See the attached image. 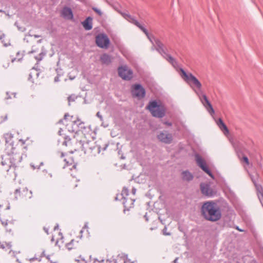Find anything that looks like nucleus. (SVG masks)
Listing matches in <instances>:
<instances>
[{
  "label": "nucleus",
  "mask_w": 263,
  "mask_h": 263,
  "mask_svg": "<svg viewBox=\"0 0 263 263\" xmlns=\"http://www.w3.org/2000/svg\"><path fill=\"white\" fill-rule=\"evenodd\" d=\"M201 213L205 220L212 222L219 220L222 216L220 208L212 201H206L202 204Z\"/></svg>",
  "instance_id": "f257e3e1"
},
{
  "label": "nucleus",
  "mask_w": 263,
  "mask_h": 263,
  "mask_svg": "<svg viewBox=\"0 0 263 263\" xmlns=\"http://www.w3.org/2000/svg\"><path fill=\"white\" fill-rule=\"evenodd\" d=\"M154 42L157 45L156 51L161 55L172 66L177 64L176 60L168 53V49L166 46L158 39L155 37Z\"/></svg>",
  "instance_id": "f03ea898"
},
{
  "label": "nucleus",
  "mask_w": 263,
  "mask_h": 263,
  "mask_svg": "<svg viewBox=\"0 0 263 263\" xmlns=\"http://www.w3.org/2000/svg\"><path fill=\"white\" fill-rule=\"evenodd\" d=\"M146 108L149 110L153 116L155 117L162 118L165 116V107L164 106L158 105L155 100L150 101Z\"/></svg>",
  "instance_id": "7ed1b4c3"
},
{
  "label": "nucleus",
  "mask_w": 263,
  "mask_h": 263,
  "mask_svg": "<svg viewBox=\"0 0 263 263\" xmlns=\"http://www.w3.org/2000/svg\"><path fill=\"white\" fill-rule=\"evenodd\" d=\"M180 76L182 78L188 83L192 87L195 86L198 89L201 88V84L198 80L191 73H187L184 70L180 68Z\"/></svg>",
  "instance_id": "20e7f679"
},
{
  "label": "nucleus",
  "mask_w": 263,
  "mask_h": 263,
  "mask_svg": "<svg viewBox=\"0 0 263 263\" xmlns=\"http://www.w3.org/2000/svg\"><path fill=\"white\" fill-rule=\"evenodd\" d=\"M96 44L101 48L107 49L110 44V40L105 33H99L96 36Z\"/></svg>",
  "instance_id": "39448f33"
},
{
  "label": "nucleus",
  "mask_w": 263,
  "mask_h": 263,
  "mask_svg": "<svg viewBox=\"0 0 263 263\" xmlns=\"http://www.w3.org/2000/svg\"><path fill=\"white\" fill-rule=\"evenodd\" d=\"M119 76L124 80L129 81L133 77V72L129 67H118Z\"/></svg>",
  "instance_id": "423d86ee"
},
{
  "label": "nucleus",
  "mask_w": 263,
  "mask_h": 263,
  "mask_svg": "<svg viewBox=\"0 0 263 263\" xmlns=\"http://www.w3.org/2000/svg\"><path fill=\"white\" fill-rule=\"evenodd\" d=\"M131 93L134 97L139 99L143 98L145 96V89L139 84L132 85Z\"/></svg>",
  "instance_id": "0eeeda50"
},
{
  "label": "nucleus",
  "mask_w": 263,
  "mask_h": 263,
  "mask_svg": "<svg viewBox=\"0 0 263 263\" xmlns=\"http://www.w3.org/2000/svg\"><path fill=\"white\" fill-rule=\"evenodd\" d=\"M196 161L197 165L207 174H208L211 178H214L213 175L211 171L206 166V163L204 160L199 155H195Z\"/></svg>",
  "instance_id": "6e6552de"
},
{
  "label": "nucleus",
  "mask_w": 263,
  "mask_h": 263,
  "mask_svg": "<svg viewBox=\"0 0 263 263\" xmlns=\"http://www.w3.org/2000/svg\"><path fill=\"white\" fill-rule=\"evenodd\" d=\"M14 196L16 199L23 197H27L30 199L32 196V192L31 191L29 192L26 187L23 188L22 190L20 189H17L15 190Z\"/></svg>",
  "instance_id": "1a4fd4ad"
},
{
  "label": "nucleus",
  "mask_w": 263,
  "mask_h": 263,
  "mask_svg": "<svg viewBox=\"0 0 263 263\" xmlns=\"http://www.w3.org/2000/svg\"><path fill=\"white\" fill-rule=\"evenodd\" d=\"M21 159H22V157L20 155H12V156H11L10 157V163H11L10 164H7L5 161H2L1 163H2V165L4 166L5 165H7L8 166V167H7L6 168V170L8 171L9 170V168L11 166H16V165L21 161Z\"/></svg>",
  "instance_id": "9d476101"
},
{
  "label": "nucleus",
  "mask_w": 263,
  "mask_h": 263,
  "mask_svg": "<svg viewBox=\"0 0 263 263\" xmlns=\"http://www.w3.org/2000/svg\"><path fill=\"white\" fill-rule=\"evenodd\" d=\"M200 188L202 194L208 197H212L214 195V192L208 183H201Z\"/></svg>",
  "instance_id": "9b49d317"
},
{
  "label": "nucleus",
  "mask_w": 263,
  "mask_h": 263,
  "mask_svg": "<svg viewBox=\"0 0 263 263\" xmlns=\"http://www.w3.org/2000/svg\"><path fill=\"white\" fill-rule=\"evenodd\" d=\"M157 138L159 141L166 144H170L173 140L172 134L168 133H160L157 135Z\"/></svg>",
  "instance_id": "f8f14e48"
},
{
  "label": "nucleus",
  "mask_w": 263,
  "mask_h": 263,
  "mask_svg": "<svg viewBox=\"0 0 263 263\" xmlns=\"http://www.w3.org/2000/svg\"><path fill=\"white\" fill-rule=\"evenodd\" d=\"M200 100L210 114H212L214 113V110L205 95H202V97L200 98Z\"/></svg>",
  "instance_id": "ddd939ff"
},
{
  "label": "nucleus",
  "mask_w": 263,
  "mask_h": 263,
  "mask_svg": "<svg viewBox=\"0 0 263 263\" xmlns=\"http://www.w3.org/2000/svg\"><path fill=\"white\" fill-rule=\"evenodd\" d=\"M200 100L210 114H212L214 113V110L205 95H202V97L200 98Z\"/></svg>",
  "instance_id": "4468645a"
},
{
  "label": "nucleus",
  "mask_w": 263,
  "mask_h": 263,
  "mask_svg": "<svg viewBox=\"0 0 263 263\" xmlns=\"http://www.w3.org/2000/svg\"><path fill=\"white\" fill-rule=\"evenodd\" d=\"M61 14L63 17L66 19L71 20L73 18V12L70 7H64L61 11Z\"/></svg>",
  "instance_id": "2eb2a0df"
},
{
  "label": "nucleus",
  "mask_w": 263,
  "mask_h": 263,
  "mask_svg": "<svg viewBox=\"0 0 263 263\" xmlns=\"http://www.w3.org/2000/svg\"><path fill=\"white\" fill-rule=\"evenodd\" d=\"M90 142H88V141L84 142L81 140L78 141V144L80 146V149L81 151H84V153H86L88 149H89L90 150L93 149V148L90 146Z\"/></svg>",
  "instance_id": "dca6fc26"
},
{
  "label": "nucleus",
  "mask_w": 263,
  "mask_h": 263,
  "mask_svg": "<svg viewBox=\"0 0 263 263\" xmlns=\"http://www.w3.org/2000/svg\"><path fill=\"white\" fill-rule=\"evenodd\" d=\"M181 177L182 179L186 182H190L194 178L193 175L187 170L183 171L181 174Z\"/></svg>",
  "instance_id": "f3484780"
},
{
  "label": "nucleus",
  "mask_w": 263,
  "mask_h": 263,
  "mask_svg": "<svg viewBox=\"0 0 263 263\" xmlns=\"http://www.w3.org/2000/svg\"><path fill=\"white\" fill-rule=\"evenodd\" d=\"M83 27L86 30H90L92 28V18L90 16L86 18L82 22Z\"/></svg>",
  "instance_id": "a211bd4d"
},
{
  "label": "nucleus",
  "mask_w": 263,
  "mask_h": 263,
  "mask_svg": "<svg viewBox=\"0 0 263 263\" xmlns=\"http://www.w3.org/2000/svg\"><path fill=\"white\" fill-rule=\"evenodd\" d=\"M249 175H250V178H251L252 182L253 183V184L255 186L256 189L257 190H259V189L262 190V189L261 186L260 184H258L257 183V182L258 181V178L259 177V174L257 173H256L255 176H254L253 175H251V174H250Z\"/></svg>",
  "instance_id": "6ab92c4d"
},
{
  "label": "nucleus",
  "mask_w": 263,
  "mask_h": 263,
  "mask_svg": "<svg viewBox=\"0 0 263 263\" xmlns=\"http://www.w3.org/2000/svg\"><path fill=\"white\" fill-rule=\"evenodd\" d=\"M217 124L218 125L219 128L223 132L224 134L229 133V130L226 125L224 123L223 121L221 118H219L217 122Z\"/></svg>",
  "instance_id": "aec40b11"
},
{
  "label": "nucleus",
  "mask_w": 263,
  "mask_h": 263,
  "mask_svg": "<svg viewBox=\"0 0 263 263\" xmlns=\"http://www.w3.org/2000/svg\"><path fill=\"white\" fill-rule=\"evenodd\" d=\"M101 61L104 64H109L111 63V57L106 53L103 54L101 57Z\"/></svg>",
  "instance_id": "412c9836"
},
{
  "label": "nucleus",
  "mask_w": 263,
  "mask_h": 263,
  "mask_svg": "<svg viewBox=\"0 0 263 263\" xmlns=\"http://www.w3.org/2000/svg\"><path fill=\"white\" fill-rule=\"evenodd\" d=\"M39 70V69H37L35 67H32L29 74L28 80H30L33 77L35 76L38 77L39 76V72L38 71Z\"/></svg>",
  "instance_id": "4be33fe9"
},
{
  "label": "nucleus",
  "mask_w": 263,
  "mask_h": 263,
  "mask_svg": "<svg viewBox=\"0 0 263 263\" xmlns=\"http://www.w3.org/2000/svg\"><path fill=\"white\" fill-rule=\"evenodd\" d=\"M124 17L126 20H128L132 23H133L134 25H135L138 27L139 26H140L141 25L137 20H136L134 17L132 16L129 14H125V15H124Z\"/></svg>",
  "instance_id": "5701e85b"
},
{
  "label": "nucleus",
  "mask_w": 263,
  "mask_h": 263,
  "mask_svg": "<svg viewBox=\"0 0 263 263\" xmlns=\"http://www.w3.org/2000/svg\"><path fill=\"white\" fill-rule=\"evenodd\" d=\"M138 28L139 29H140L144 33V34L146 35V36H147V37L148 38V39L149 40V41H151V37H153L154 36V35H153V34H150L147 30L146 29H145L143 26H142L141 25H140V26H138Z\"/></svg>",
  "instance_id": "b1692460"
},
{
  "label": "nucleus",
  "mask_w": 263,
  "mask_h": 263,
  "mask_svg": "<svg viewBox=\"0 0 263 263\" xmlns=\"http://www.w3.org/2000/svg\"><path fill=\"white\" fill-rule=\"evenodd\" d=\"M11 247V245L10 243L5 242H0V248L3 250L7 251L10 249Z\"/></svg>",
  "instance_id": "393cba45"
},
{
  "label": "nucleus",
  "mask_w": 263,
  "mask_h": 263,
  "mask_svg": "<svg viewBox=\"0 0 263 263\" xmlns=\"http://www.w3.org/2000/svg\"><path fill=\"white\" fill-rule=\"evenodd\" d=\"M45 54L46 52L42 51L40 53L38 56L35 57V59L37 60V63L36 65L38 64V62L42 60V59L45 55Z\"/></svg>",
  "instance_id": "a878e982"
},
{
  "label": "nucleus",
  "mask_w": 263,
  "mask_h": 263,
  "mask_svg": "<svg viewBox=\"0 0 263 263\" xmlns=\"http://www.w3.org/2000/svg\"><path fill=\"white\" fill-rule=\"evenodd\" d=\"M74 125H77L79 128H83L84 123L82 122H80L79 119H78L77 121H72Z\"/></svg>",
  "instance_id": "bb28decb"
},
{
  "label": "nucleus",
  "mask_w": 263,
  "mask_h": 263,
  "mask_svg": "<svg viewBox=\"0 0 263 263\" xmlns=\"http://www.w3.org/2000/svg\"><path fill=\"white\" fill-rule=\"evenodd\" d=\"M154 39H155V37L154 36L153 37H151V41H149L150 42L152 43V46L151 47V50H156V49H157V45L155 44V43L154 42Z\"/></svg>",
  "instance_id": "cd10ccee"
},
{
  "label": "nucleus",
  "mask_w": 263,
  "mask_h": 263,
  "mask_svg": "<svg viewBox=\"0 0 263 263\" xmlns=\"http://www.w3.org/2000/svg\"><path fill=\"white\" fill-rule=\"evenodd\" d=\"M64 141L63 142L62 144L63 145L67 146L68 143L70 142L71 139L69 138V137H68V136H65L64 137Z\"/></svg>",
  "instance_id": "c85d7f7f"
},
{
  "label": "nucleus",
  "mask_w": 263,
  "mask_h": 263,
  "mask_svg": "<svg viewBox=\"0 0 263 263\" xmlns=\"http://www.w3.org/2000/svg\"><path fill=\"white\" fill-rule=\"evenodd\" d=\"M128 195V191L127 189L124 187L122 190V193H121V196H122V198H124V199H125V198L124 196H127Z\"/></svg>",
  "instance_id": "c756f323"
},
{
  "label": "nucleus",
  "mask_w": 263,
  "mask_h": 263,
  "mask_svg": "<svg viewBox=\"0 0 263 263\" xmlns=\"http://www.w3.org/2000/svg\"><path fill=\"white\" fill-rule=\"evenodd\" d=\"M92 9L95 12H96L99 16H101L102 15V12H101V11L100 10H99V9H98L97 8H96V7H92Z\"/></svg>",
  "instance_id": "7c9ffc66"
},
{
  "label": "nucleus",
  "mask_w": 263,
  "mask_h": 263,
  "mask_svg": "<svg viewBox=\"0 0 263 263\" xmlns=\"http://www.w3.org/2000/svg\"><path fill=\"white\" fill-rule=\"evenodd\" d=\"M162 233L164 235L170 236L171 235V233L167 232V228L166 226L164 227V229L162 230Z\"/></svg>",
  "instance_id": "2f4dec72"
},
{
  "label": "nucleus",
  "mask_w": 263,
  "mask_h": 263,
  "mask_svg": "<svg viewBox=\"0 0 263 263\" xmlns=\"http://www.w3.org/2000/svg\"><path fill=\"white\" fill-rule=\"evenodd\" d=\"M21 60H22V58H15L12 59L11 62L12 63H13L14 61L20 62Z\"/></svg>",
  "instance_id": "473e14b6"
},
{
  "label": "nucleus",
  "mask_w": 263,
  "mask_h": 263,
  "mask_svg": "<svg viewBox=\"0 0 263 263\" xmlns=\"http://www.w3.org/2000/svg\"><path fill=\"white\" fill-rule=\"evenodd\" d=\"M259 199L261 205L263 206V192L260 193V196H259Z\"/></svg>",
  "instance_id": "72a5a7b5"
},
{
  "label": "nucleus",
  "mask_w": 263,
  "mask_h": 263,
  "mask_svg": "<svg viewBox=\"0 0 263 263\" xmlns=\"http://www.w3.org/2000/svg\"><path fill=\"white\" fill-rule=\"evenodd\" d=\"M1 221L2 222V224L5 226V227H6L8 224V222H7V220H3L2 219H1Z\"/></svg>",
  "instance_id": "f704fd0d"
},
{
  "label": "nucleus",
  "mask_w": 263,
  "mask_h": 263,
  "mask_svg": "<svg viewBox=\"0 0 263 263\" xmlns=\"http://www.w3.org/2000/svg\"><path fill=\"white\" fill-rule=\"evenodd\" d=\"M97 116L100 119L101 121H103V117L99 111L97 113Z\"/></svg>",
  "instance_id": "c9c22d12"
},
{
  "label": "nucleus",
  "mask_w": 263,
  "mask_h": 263,
  "mask_svg": "<svg viewBox=\"0 0 263 263\" xmlns=\"http://www.w3.org/2000/svg\"><path fill=\"white\" fill-rule=\"evenodd\" d=\"M243 160L247 164H249V159L246 156L243 157Z\"/></svg>",
  "instance_id": "e433bc0d"
},
{
  "label": "nucleus",
  "mask_w": 263,
  "mask_h": 263,
  "mask_svg": "<svg viewBox=\"0 0 263 263\" xmlns=\"http://www.w3.org/2000/svg\"><path fill=\"white\" fill-rule=\"evenodd\" d=\"M46 258L51 262V263H57V261H53L52 260H50L49 256L47 255L46 256Z\"/></svg>",
  "instance_id": "4c0bfd02"
},
{
  "label": "nucleus",
  "mask_w": 263,
  "mask_h": 263,
  "mask_svg": "<svg viewBox=\"0 0 263 263\" xmlns=\"http://www.w3.org/2000/svg\"><path fill=\"white\" fill-rule=\"evenodd\" d=\"M34 47V46H32V48ZM37 52V50L36 49L32 48V50L29 52V53H32Z\"/></svg>",
  "instance_id": "58836bf2"
},
{
  "label": "nucleus",
  "mask_w": 263,
  "mask_h": 263,
  "mask_svg": "<svg viewBox=\"0 0 263 263\" xmlns=\"http://www.w3.org/2000/svg\"><path fill=\"white\" fill-rule=\"evenodd\" d=\"M165 125H167V126H171L172 125V123L170 122H168V121H166L164 123Z\"/></svg>",
  "instance_id": "ea45409f"
},
{
  "label": "nucleus",
  "mask_w": 263,
  "mask_h": 263,
  "mask_svg": "<svg viewBox=\"0 0 263 263\" xmlns=\"http://www.w3.org/2000/svg\"><path fill=\"white\" fill-rule=\"evenodd\" d=\"M68 117H69V114L68 113L65 114L64 117V120H67Z\"/></svg>",
  "instance_id": "a19ab883"
},
{
  "label": "nucleus",
  "mask_w": 263,
  "mask_h": 263,
  "mask_svg": "<svg viewBox=\"0 0 263 263\" xmlns=\"http://www.w3.org/2000/svg\"><path fill=\"white\" fill-rule=\"evenodd\" d=\"M5 37V34L4 33H2V35H0V40H2L3 38H4ZM2 42H3V41H2Z\"/></svg>",
  "instance_id": "79ce46f5"
},
{
  "label": "nucleus",
  "mask_w": 263,
  "mask_h": 263,
  "mask_svg": "<svg viewBox=\"0 0 263 263\" xmlns=\"http://www.w3.org/2000/svg\"><path fill=\"white\" fill-rule=\"evenodd\" d=\"M236 229L238 230L240 232H243V230H242V229H240L238 226H236Z\"/></svg>",
  "instance_id": "37998d69"
},
{
  "label": "nucleus",
  "mask_w": 263,
  "mask_h": 263,
  "mask_svg": "<svg viewBox=\"0 0 263 263\" xmlns=\"http://www.w3.org/2000/svg\"><path fill=\"white\" fill-rule=\"evenodd\" d=\"M54 81L55 82H58L59 81V77L57 76L56 77H55L54 78Z\"/></svg>",
  "instance_id": "c03bdc74"
},
{
  "label": "nucleus",
  "mask_w": 263,
  "mask_h": 263,
  "mask_svg": "<svg viewBox=\"0 0 263 263\" xmlns=\"http://www.w3.org/2000/svg\"><path fill=\"white\" fill-rule=\"evenodd\" d=\"M7 97L6 98V99H9L10 98H11L10 96L9 95V93L8 92H7Z\"/></svg>",
  "instance_id": "a18cd8bd"
},
{
  "label": "nucleus",
  "mask_w": 263,
  "mask_h": 263,
  "mask_svg": "<svg viewBox=\"0 0 263 263\" xmlns=\"http://www.w3.org/2000/svg\"><path fill=\"white\" fill-rule=\"evenodd\" d=\"M44 231H45V232H46L47 234H48V230L47 229H46V228H44Z\"/></svg>",
  "instance_id": "49530a36"
},
{
  "label": "nucleus",
  "mask_w": 263,
  "mask_h": 263,
  "mask_svg": "<svg viewBox=\"0 0 263 263\" xmlns=\"http://www.w3.org/2000/svg\"><path fill=\"white\" fill-rule=\"evenodd\" d=\"M136 191V190L135 189H133V190H132V192H133V193L134 194H135Z\"/></svg>",
  "instance_id": "de8ad7c7"
},
{
  "label": "nucleus",
  "mask_w": 263,
  "mask_h": 263,
  "mask_svg": "<svg viewBox=\"0 0 263 263\" xmlns=\"http://www.w3.org/2000/svg\"><path fill=\"white\" fill-rule=\"evenodd\" d=\"M178 258H176L174 260V263H178L177 261H178Z\"/></svg>",
  "instance_id": "09e8293b"
},
{
  "label": "nucleus",
  "mask_w": 263,
  "mask_h": 263,
  "mask_svg": "<svg viewBox=\"0 0 263 263\" xmlns=\"http://www.w3.org/2000/svg\"><path fill=\"white\" fill-rule=\"evenodd\" d=\"M34 37L35 38H39L41 36L40 35H34Z\"/></svg>",
  "instance_id": "8fccbe9b"
},
{
  "label": "nucleus",
  "mask_w": 263,
  "mask_h": 263,
  "mask_svg": "<svg viewBox=\"0 0 263 263\" xmlns=\"http://www.w3.org/2000/svg\"><path fill=\"white\" fill-rule=\"evenodd\" d=\"M71 97H69L68 98V101L69 102H70V100H71ZM69 105H70V103H69Z\"/></svg>",
  "instance_id": "3c124183"
},
{
  "label": "nucleus",
  "mask_w": 263,
  "mask_h": 263,
  "mask_svg": "<svg viewBox=\"0 0 263 263\" xmlns=\"http://www.w3.org/2000/svg\"><path fill=\"white\" fill-rule=\"evenodd\" d=\"M18 29L21 30L22 31H24L25 30V28H23V29H21L20 27H18Z\"/></svg>",
  "instance_id": "603ef678"
},
{
  "label": "nucleus",
  "mask_w": 263,
  "mask_h": 263,
  "mask_svg": "<svg viewBox=\"0 0 263 263\" xmlns=\"http://www.w3.org/2000/svg\"><path fill=\"white\" fill-rule=\"evenodd\" d=\"M64 154L63 153H61V157L62 158L63 157H64Z\"/></svg>",
  "instance_id": "864d4df0"
},
{
  "label": "nucleus",
  "mask_w": 263,
  "mask_h": 263,
  "mask_svg": "<svg viewBox=\"0 0 263 263\" xmlns=\"http://www.w3.org/2000/svg\"><path fill=\"white\" fill-rule=\"evenodd\" d=\"M42 256H46V257L47 256H46V255H45V251H43V252H42Z\"/></svg>",
  "instance_id": "5fc2aeb1"
},
{
  "label": "nucleus",
  "mask_w": 263,
  "mask_h": 263,
  "mask_svg": "<svg viewBox=\"0 0 263 263\" xmlns=\"http://www.w3.org/2000/svg\"><path fill=\"white\" fill-rule=\"evenodd\" d=\"M58 228H59V226H58V225H57V226L54 227V230H55L58 229Z\"/></svg>",
  "instance_id": "6e6d98bb"
},
{
  "label": "nucleus",
  "mask_w": 263,
  "mask_h": 263,
  "mask_svg": "<svg viewBox=\"0 0 263 263\" xmlns=\"http://www.w3.org/2000/svg\"><path fill=\"white\" fill-rule=\"evenodd\" d=\"M107 146H108V145H107V144H106V145H105V146L103 148V150H104V151H105V150L106 149V148H107Z\"/></svg>",
  "instance_id": "4d7b16f0"
},
{
  "label": "nucleus",
  "mask_w": 263,
  "mask_h": 263,
  "mask_svg": "<svg viewBox=\"0 0 263 263\" xmlns=\"http://www.w3.org/2000/svg\"><path fill=\"white\" fill-rule=\"evenodd\" d=\"M42 39L39 40V41H37V43H41V42H42Z\"/></svg>",
  "instance_id": "13d9d810"
},
{
  "label": "nucleus",
  "mask_w": 263,
  "mask_h": 263,
  "mask_svg": "<svg viewBox=\"0 0 263 263\" xmlns=\"http://www.w3.org/2000/svg\"><path fill=\"white\" fill-rule=\"evenodd\" d=\"M16 261L18 262V263H21V262L18 259H16Z\"/></svg>",
  "instance_id": "bf43d9fd"
},
{
  "label": "nucleus",
  "mask_w": 263,
  "mask_h": 263,
  "mask_svg": "<svg viewBox=\"0 0 263 263\" xmlns=\"http://www.w3.org/2000/svg\"><path fill=\"white\" fill-rule=\"evenodd\" d=\"M76 261L77 262V263H80V260H76Z\"/></svg>",
  "instance_id": "052dcab7"
},
{
  "label": "nucleus",
  "mask_w": 263,
  "mask_h": 263,
  "mask_svg": "<svg viewBox=\"0 0 263 263\" xmlns=\"http://www.w3.org/2000/svg\"><path fill=\"white\" fill-rule=\"evenodd\" d=\"M62 121H63V120H60L59 121V123H61Z\"/></svg>",
  "instance_id": "680f3d73"
},
{
  "label": "nucleus",
  "mask_w": 263,
  "mask_h": 263,
  "mask_svg": "<svg viewBox=\"0 0 263 263\" xmlns=\"http://www.w3.org/2000/svg\"><path fill=\"white\" fill-rule=\"evenodd\" d=\"M59 133L60 135H61V130H59Z\"/></svg>",
  "instance_id": "e2e57ef3"
},
{
  "label": "nucleus",
  "mask_w": 263,
  "mask_h": 263,
  "mask_svg": "<svg viewBox=\"0 0 263 263\" xmlns=\"http://www.w3.org/2000/svg\"><path fill=\"white\" fill-rule=\"evenodd\" d=\"M13 95H14V97H15L16 93H14Z\"/></svg>",
  "instance_id": "0e129e2a"
},
{
  "label": "nucleus",
  "mask_w": 263,
  "mask_h": 263,
  "mask_svg": "<svg viewBox=\"0 0 263 263\" xmlns=\"http://www.w3.org/2000/svg\"><path fill=\"white\" fill-rule=\"evenodd\" d=\"M0 12H4V11H2V10H0Z\"/></svg>",
  "instance_id": "69168bd1"
},
{
  "label": "nucleus",
  "mask_w": 263,
  "mask_h": 263,
  "mask_svg": "<svg viewBox=\"0 0 263 263\" xmlns=\"http://www.w3.org/2000/svg\"><path fill=\"white\" fill-rule=\"evenodd\" d=\"M17 56H18L19 55V52H17Z\"/></svg>",
  "instance_id": "338daca9"
}]
</instances>
